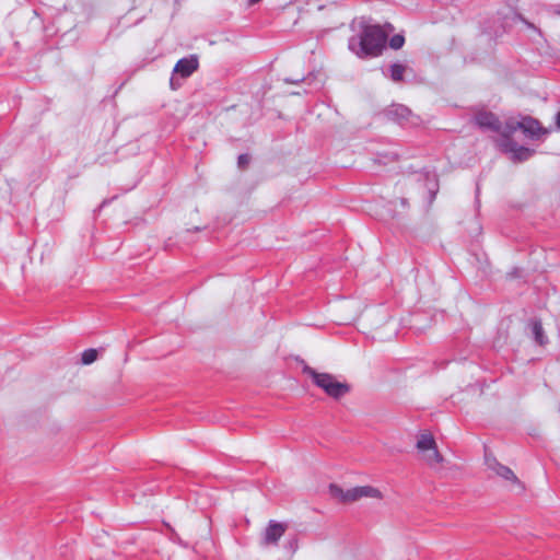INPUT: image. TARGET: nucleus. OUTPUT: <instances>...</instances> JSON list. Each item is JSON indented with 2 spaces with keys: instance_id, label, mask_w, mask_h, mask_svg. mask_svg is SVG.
Wrapping results in <instances>:
<instances>
[{
  "instance_id": "4be33fe9",
  "label": "nucleus",
  "mask_w": 560,
  "mask_h": 560,
  "mask_svg": "<svg viewBox=\"0 0 560 560\" xmlns=\"http://www.w3.org/2000/svg\"><path fill=\"white\" fill-rule=\"evenodd\" d=\"M516 18H517L518 20H522V21H523L522 16L516 15ZM524 22H525L528 26L533 27V25H532V24H529V23H527L525 20H524Z\"/></svg>"
},
{
  "instance_id": "423d86ee",
  "label": "nucleus",
  "mask_w": 560,
  "mask_h": 560,
  "mask_svg": "<svg viewBox=\"0 0 560 560\" xmlns=\"http://www.w3.org/2000/svg\"><path fill=\"white\" fill-rule=\"evenodd\" d=\"M198 68V60L195 57L179 59L173 70V75L179 74L182 78H188ZM171 86L175 89V77L171 78Z\"/></svg>"
},
{
  "instance_id": "7ed1b4c3",
  "label": "nucleus",
  "mask_w": 560,
  "mask_h": 560,
  "mask_svg": "<svg viewBox=\"0 0 560 560\" xmlns=\"http://www.w3.org/2000/svg\"><path fill=\"white\" fill-rule=\"evenodd\" d=\"M329 492L331 497L345 503L354 502L362 498L380 499L382 497L380 490L371 486H360L343 490L339 486L331 485L329 487Z\"/></svg>"
},
{
  "instance_id": "6e6552de",
  "label": "nucleus",
  "mask_w": 560,
  "mask_h": 560,
  "mask_svg": "<svg viewBox=\"0 0 560 560\" xmlns=\"http://www.w3.org/2000/svg\"><path fill=\"white\" fill-rule=\"evenodd\" d=\"M500 147L503 151L511 153L515 161H526L534 154L533 150L517 145L512 140L500 141Z\"/></svg>"
},
{
  "instance_id": "a211bd4d",
  "label": "nucleus",
  "mask_w": 560,
  "mask_h": 560,
  "mask_svg": "<svg viewBox=\"0 0 560 560\" xmlns=\"http://www.w3.org/2000/svg\"><path fill=\"white\" fill-rule=\"evenodd\" d=\"M383 158L388 159L390 161H395V160L398 159V154L394 153V152H390V153L385 154Z\"/></svg>"
},
{
  "instance_id": "0eeeda50",
  "label": "nucleus",
  "mask_w": 560,
  "mask_h": 560,
  "mask_svg": "<svg viewBox=\"0 0 560 560\" xmlns=\"http://www.w3.org/2000/svg\"><path fill=\"white\" fill-rule=\"evenodd\" d=\"M487 466L497 476L501 477L502 479L514 482L515 485H517L520 487L521 490H523V485L517 479V477L512 471V469L500 464L495 458H487Z\"/></svg>"
},
{
  "instance_id": "9d476101",
  "label": "nucleus",
  "mask_w": 560,
  "mask_h": 560,
  "mask_svg": "<svg viewBox=\"0 0 560 560\" xmlns=\"http://www.w3.org/2000/svg\"><path fill=\"white\" fill-rule=\"evenodd\" d=\"M520 127L524 131V133L529 135L532 137H537L541 130L539 122L532 117L523 118L520 121Z\"/></svg>"
},
{
  "instance_id": "39448f33",
  "label": "nucleus",
  "mask_w": 560,
  "mask_h": 560,
  "mask_svg": "<svg viewBox=\"0 0 560 560\" xmlns=\"http://www.w3.org/2000/svg\"><path fill=\"white\" fill-rule=\"evenodd\" d=\"M287 524L277 522L275 520L269 521L262 537L260 545L264 547L276 546L280 538L287 530Z\"/></svg>"
},
{
  "instance_id": "aec40b11",
  "label": "nucleus",
  "mask_w": 560,
  "mask_h": 560,
  "mask_svg": "<svg viewBox=\"0 0 560 560\" xmlns=\"http://www.w3.org/2000/svg\"><path fill=\"white\" fill-rule=\"evenodd\" d=\"M556 122H557L558 128L560 129V112L557 113V115H556Z\"/></svg>"
},
{
  "instance_id": "2eb2a0df",
  "label": "nucleus",
  "mask_w": 560,
  "mask_h": 560,
  "mask_svg": "<svg viewBox=\"0 0 560 560\" xmlns=\"http://www.w3.org/2000/svg\"><path fill=\"white\" fill-rule=\"evenodd\" d=\"M404 43H405V38L402 35L400 34H397V35H394L390 40H389V46L390 48L393 49H399L404 46Z\"/></svg>"
},
{
  "instance_id": "f03ea898",
  "label": "nucleus",
  "mask_w": 560,
  "mask_h": 560,
  "mask_svg": "<svg viewBox=\"0 0 560 560\" xmlns=\"http://www.w3.org/2000/svg\"><path fill=\"white\" fill-rule=\"evenodd\" d=\"M303 373L308 375L314 384L323 389L329 397L339 399L349 393L350 386L347 383H341L336 377L328 373H319L315 369L304 365Z\"/></svg>"
},
{
  "instance_id": "b1692460",
  "label": "nucleus",
  "mask_w": 560,
  "mask_h": 560,
  "mask_svg": "<svg viewBox=\"0 0 560 560\" xmlns=\"http://www.w3.org/2000/svg\"><path fill=\"white\" fill-rule=\"evenodd\" d=\"M300 81H303V78H300V80H295L294 83H298Z\"/></svg>"
},
{
  "instance_id": "1a4fd4ad",
  "label": "nucleus",
  "mask_w": 560,
  "mask_h": 560,
  "mask_svg": "<svg viewBox=\"0 0 560 560\" xmlns=\"http://www.w3.org/2000/svg\"><path fill=\"white\" fill-rule=\"evenodd\" d=\"M475 121L481 129L491 130L494 132L501 130V122L498 119V117L492 113L479 112L475 116Z\"/></svg>"
},
{
  "instance_id": "f8f14e48",
  "label": "nucleus",
  "mask_w": 560,
  "mask_h": 560,
  "mask_svg": "<svg viewBox=\"0 0 560 560\" xmlns=\"http://www.w3.org/2000/svg\"><path fill=\"white\" fill-rule=\"evenodd\" d=\"M532 331L535 338V341L542 346L547 342V338L544 334L542 325L539 320H534L532 323Z\"/></svg>"
},
{
  "instance_id": "f257e3e1",
  "label": "nucleus",
  "mask_w": 560,
  "mask_h": 560,
  "mask_svg": "<svg viewBox=\"0 0 560 560\" xmlns=\"http://www.w3.org/2000/svg\"><path fill=\"white\" fill-rule=\"evenodd\" d=\"M393 31L394 27L389 23L385 24L384 27L380 25L365 26L360 36H352L349 39V49L361 58L378 56Z\"/></svg>"
},
{
  "instance_id": "412c9836",
  "label": "nucleus",
  "mask_w": 560,
  "mask_h": 560,
  "mask_svg": "<svg viewBox=\"0 0 560 560\" xmlns=\"http://www.w3.org/2000/svg\"><path fill=\"white\" fill-rule=\"evenodd\" d=\"M260 1H261V0H249V4H252V5H253V4H256V3L260 2Z\"/></svg>"
},
{
  "instance_id": "4468645a",
  "label": "nucleus",
  "mask_w": 560,
  "mask_h": 560,
  "mask_svg": "<svg viewBox=\"0 0 560 560\" xmlns=\"http://www.w3.org/2000/svg\"><path fill=\"white\" fill-rule=\"evenodd\" d=\"M97 359V351L95 349H86L83 351L81 362L84 365L92 364Z\"/></svg>"
},
{
  "instance_id": "ddd939ff",
  "label": "nucleus",
  "mask_w": 560,
  "mask_h": 560,
  "mask_svg": "<svg viewBox=\"0 0 560 560\" xmlns=\"http://www.w3.org/2000/svg\"><path fill=\"white\" fill-rule=\"evenodd\" d=\"M406 70V67L400 63H394L389 68L390 72V79L395 82H400L404 77V72Z\"/></svg>"
},
{
  "instance_id": "5701e85b",
  "label": "nucleus",
  "mask_w": 560,
  "mask_h": 560,
  "mask_svg": "<svg viewBox=\"0 0 560 560\" xmlns=\"http://www.w3.org/2000/svg\"><path fill=\"white\" fill-rule=\"evenodd\" d=\"M400 202H401V205H402L404 207L407 205L406 199H401V200H400Z\"/></svg>"
},
{
  "instance_id": "20e7f679",
  "label": "nucleus",
  "mask_w": 560,
  "mask_h": 560,
  "mask_svg": "<svg viewBox=\"0 0 560 560\" xmlns=\"http://www.w3.org/2000/svg\"><path fill=\"white\" fill-rule=\"evenodd\" d=\"M417 450L421 453L422 459L432 468H436L444 458L438 450L436 442L432 434L422 433L418 436Z\"/></svg>"
},
{
  "instance_id": "6ab92c4d",
  "label": "nucleus",
  "mask_w": 560,
  "mask_h": 560,
  "mask_svg": "<svg viewBox=\"0 0 560 560\" xmlns=\"http://www.w3.org/2000/svg\"><path fill=\"white\" fill-rule=\"evenodd\" d=\"M551 10L555 14L560 15V5H553L551 7Z\"/></svg>"
},
{
  "instance_id": "dca6fc26",
  "label": "nucleus",
  "mask_w": 560,
  "mask_h": 560,
  "mask_svg": "<svg viewBox=\"0 0 560 560\" xmlns=\"http://www.w3.org/2000/svg\"><path fill=\"white\" fill-rule=\"evenodd\" d=\"M394 113L400 118H407L410 114V110L407 107L399 105L395 108Z\"/></svg>"
},
{
  "instance_id": "9b49d317",
  "label": "nucleus",
  "mask_w": 560,
  "mask_h": 560,
  "mask_svg": "<svg viewBox=\"0 0 560 560\" xmlns=\"http://www.w3.org/2000/svg\"><path fill=\"white\" fill-rule=\"evenodd\" d=\"M521 129L520 121L509 120L504 125L501 124V130H498V133L502 136L501 141L511 140V136Z\"/></svg>"
},
{
  "instance_id": "f3484780",
  "label": "nucleus",
  "mask_w": 560,
  "mask_h": 560,
  "mask_svg": "<svg viewBox=\"0 0 560 560\" xmlns=\"http://www.w3.org/2000/svg\"><path fill=\"white\" fill-rule=\"evenodd\" d=\"M238 166L240 167H244L245 165H247L249 163V156L247 154H241L238 156Z\"/></svg>"
}]
</instances>
